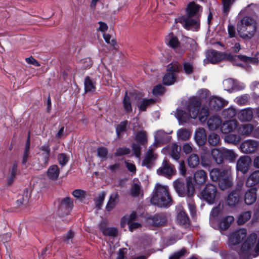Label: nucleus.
Listing matches in <instances>:
<instances>
[{"mask_svg": "<svg viewBox=\"0 0 259 259\" xmlns=\"http://www.w3.org/2000/svg\"><path fill=\"white\" fill-rule=\"evenodd\" d=\"M151 201L153 204L160 207L170 206L172 203V200L168 187L157 183L153 189Z\"/></svg>", "mask_w": 259, "mask_h": 259, "instance_id": "nucleus-1", "label": "nucleus"}, {"mask_svg": "<svg viewBox=\"0 0 259 259\" xmlns=\"http://www.w3.org/2000/svg\"><path fill=\"white\" fill-rule=\"evenodd\" d=\"M201 10L202 9L199 5L192 2L187 6L186 15L176 18L175 22L180 23L187 29H189L191 26H198V21L193 17Z\"/></svg>", "mask_w": 259, "mask_h": 259, "instance_id": "nucleus-2", "label": "nucleus"}, {"mask_svg": "<svg viewBox=\"0 0 259 259\" xmlns=\"http://www.w3.org/2000/svg\"><path fill=\"white\" fill-rule=\"evenodd\" d=\"M236 58L245 62L250 61L252 58L243 55L233 56L230 54L222 53L213 50H208L206 53V58L204 60V63L206 64L211 63L215 64L222 60H233Z\"/></svg>", "mask_w": 259, "mask_h": 259, "instance_id": "nucleus-3", "label": "nucleus"}, {"mask_svg": "<svg viewBox=\"0 0 259 259\" xmlns=\"http://www.w3.org/2000/svg\"><path fill=\"white\" fill-rule=\"evenodd\" d=\"M256 29L255 21L250 17H244L237 24L238 33L241 37L244 39L252 38Z\"/></svg>", "mask_w": 259, "mask_h": 259, "instance_id": "nucleus-4", "label": "nucleus"}, {"mask_svg": "<svg viewBox=\"0 0 259 259\" xmlns=\"http://www.w3.org/2000/svg\"><path fill=\"white\" fill-rule=\"evenodd\" d=\"M201 103L199 99L193 98L189 101L187 109L189 113L182 110H178L177 116L181 120L186 122L190 117L195 119L198 115Z\"/></svg>", "mask_w": 259, "mask_h": 259, "instance_id": "nucleus-5", "label": "nucleus"}, {"mask_svg": "<svg viewBox=\"0 0 259 259\" xmlns=\"http://www.w3.org/2000/svg\"><path fill=\"white\" fill-rule=\"evenodd\" d=\"M257 239V235L252 233L248 236L238 253L240 259H250L251 254Z\"/></svg>", "mask_w": 259, "mask_h": 259, "instance_id": "nucleus-6", "label": "nucleus"}, {"mask_svg": "<svg viewBox=\"0 0 259 259\" xmlns=\"http://www.w3.org/2000/svg\"><path fill=\"white\" fill-rule=\"evenodd\" d=\"M174 188L180 197H192L195 193V188L191 178L187 179V191L184 190L185 183L178 179L173 183Z\"/></svg>", "mask_w": 259, "mask_h": 259, "instance_id": "nucleus-7", "label": "nucleus"}, {"mask_svg": "<svg viewBox=\"0 0 259 259\" xmlns=\"http://www.w3.org/2000/svg\"><path fill=\"white\" fill-rule=\"evenodd\" d=\"M41 153L39 154L37 161L33 165L36 170H40L46 167L49 162L50 156V148L48 145L41 146L40 148Z\"/></svg>", "mask_w": 259, "mask_h": 259, "instance_id": "nucleus-8", "label": "nucleus"}, {"mask_svg": "<svg viewBox=\"0 0 259 259\" xmlns=\"http://www.w3.org/2000/svg\"><path fill=\"white\" fill-rule=\"evenodd\" d=\"M217 194V187L210 184H208L201 192L202 198L209 204H213Z\"/></svg>", "mask_w": 259, "mask_h": 259, "instance_id": "nucleus-9", "label": "nucleus"}, {"mask_svg": "<svg viewBox=\"0 0 259 259\" xmlns=\"http://www.w3.org/2000/svg\"><path fill=\"white\" fill-rule=\"evenodd\" d=\"M175 166L167 160L164 159L161 166L157 170V173L159 175L170 177L176 173Z\"/></svg>", "mask_w": 259, "mask_h": 259, "instance_id": "nucleus-10", "label": "nucleus"}, {"mask_svg": "<svg viewBox=\"0 0 259 259\" xmlns=\"http://www.w3.org/2000/svg\"><path fill=\"white\" fill-rule=\"evenodd\" d=\"M233 185L232 178L230 169H225L223 172V178L219 181V187L222 190L228 189Z\"/></svg>", "mask_w": 259, "mask_h": 259, "instance_id": "nucleus-11", "label": "nucleus"}, {"mask_svg": "<svg viewBox=\"0 0 259 259\" xmlns=\"http://www.w3.org/2000/svg\"><path fill=\"white\" fill-rule=\"evenodd\" d=\"M251 159L248 156H242L239 158L236 163V169L242 174H245L248 171Z\"/></svg>", "mask_w": 259, "mask_h": 259, "instance_id": "nucleus-12", "label": "nucleus"}, {"mask_svg": "<svg viewBox=\"0 0 259 259\" xmlns=\"http://www.w3.org/2000/svg\"><path fill=\"white\" fill-rule=\"evenodd\" d=\"M165 154L169 155L174 159L178 160L180 158L181 148L176 143L169 144L162 149Z\"/></svg>", "mask_w": 259, "mask_h": 259, "instance_id": "nucleus-13", "label": "nucleus"}, {"mask_svg": "<svg viewBox=\"0 0 259 259\" xmlns=\"http://www.w3.org/2000/svg\"><path fill=\"white\" fill-rule=\"evenodd\" d=\"M246 234L247 232L245 229L236 230L231 234L229 241L233 245L238 244L246 237Z\"/></svg>", "mask_w": 259, "mask_h": 259, "instance_id": "nucleus-14", "label": "nucleus"}, {"mask_svg": "<svg viewBox=\"0 0 259 259\" xmlns=\"http://www.w3.org/2000/svg\"><path fill=\"white\" fill-rule=\"evenodd\" d=\"M227 104L228 102L223 99L213 96L210 98L209 106L211 109L218 111L221 110L224 106L227 105Z\"/></svg>", "mask_w": 259, "mask_h": 259, "instance_id": "nucleus-15", "label": "nucleus"}, {"mask_svg": "<svg viewBox=\"0 0 259 259\" xmlns=\"http://www.w3.org/2000/svg\"><path fill=\"white\" fill-rule=\"evenodd\" d=\"M257 146L256 142L253 140H246L243 142L240 146L241 151L245 153H250L254 152Z\"/></svg>", "mask_w": 259, "mask_h": 259, "instance_id": "nucleus-16", "label": "nucleus"}, {"mask_svg": "<svg viewBox=\"0 0 259 259\" xmlns=\"http://www.w3.org/2000/svg\"><path fill=\"white\" fill-rule=\"evenodd\" d=\"M150 224L155 226H164L166 224L167 220L165 214H156L148 220Z\"/></svg>", "mask_w": 259, "mask_h": 259, "instance_id": "nucleus-17", "label": "nucleus"}, {"mask_svg": "<svg viewBox=\"0 0 259 259\" xmlns=\"http://www.w3.org/2000/svg\"><path fill=\"white\" fill-rule=\"evenodd\" d=\"M238 123L236 120L225 121L221 126V131L224 134H228L237 128Z\"/></svg>", "mask_w": 259, "mask_h": 259, "instance_id": "nucleus-18", "label": "nucleus"}, {"mask_svg": "<svg viewBox=\"0 0 259 259\" xmlns=\"http://www.w3.org/2000/svg\"><path fill=\"white\" fill-rule=\"evenodd\" d=\"M157 156L154 153L153 149H150L147 152L142 165L148 168H151L153 164L154 161L156 159Z\"/></svg>", "mask_w": 259, "mask_h": 259, "instance_id": "nucleus-19", "label": "nucleus"}, {"mask_svg": "<svg viewBox=\"0 0 259 259\" xmlns=\"http://www.w3.org/2000/svg\"><path fill=\"white\" fill-rule=\"evenodd\" d=\"M257 189L252 187L249 189L245 193L244 196L245 203L247 205L253 204L256 199Z\"/></svg>", "mask_w": 259, "mask_h": 259, "instance_id": "nucleus-20", "label": "nucleus"}, {"mask_svg": "<svg viewBox=\"0 0 259 259\" xmlns=\"http://www.w3.org/2000/svg\"><path fill=\"white\" fill-rule=\"evenodd\" d=\"M195 140L199 145H202L207 140V135L205 131L203 128H198L195 132Z\"/></svg>", "mask_w": 259, "mask_h": 259, "instance_id": "nucleus-21", "label": "nucleus"}, {"mask_svg": "<svg viewBox=\"0 0 259 259\" xmlns=\"http://www.w3.org/2000/svg\"><path fill=\"white\" fill-rule=\"evenodd\" d=\"M211 155L213 160L217 164L223 162V147L220 148H214L211 150Z\"/></svg>", "mask_w": 259, "mask_h": 259, "instance_id": "nucleus-22", "label": "nucleus"}, {"mask_svg": "<svg viewBox=\"0 0 259 259\" xmlns=\"http://www.w3.org/2000/svg\"><path fill=\"white\" fill-rule=\"evenodd\" d=\"M245 184L247 187H252L259 184V170L252 172L247 178Z\"/></svg>", "mask_w": 259, "mask_h": 259, "instance_id": "nucleus-23", "label": "nucleus"}, {"mask_svg": "<svg viewBox=\"0 0 259 259\" xmlns=\"http://www.w3.org/2000/svg\"><path fill=\"white\" fill-rule=\"evenodd\" d=\"M73 207V200L69 197H65L61 201L59 209L61 211L65 210V213L68 214Z\"/></svg>", "mask_w": 259, "mask_h": 259, "instance_id": "nucleus-24", "label": "nucleus"}, {"mask_svg": "<svg viewBox=\"0 0 259 259\" xmlns=\"http://www.w3.org/2000/svg\"><path fill=\"white\" fill-rule=\"evenodd\" d=\"M99 228L103 234L105 236L116 237L117 235V230L114 228L106 227V224L104 222L100 223Z\"/></svg>", "mask_w": 259, "mask_h": 259, "instance_id": "nucleus-25", "label": "nucleus"}, {"mask_svg": "<svg viewBox=\"0 0 259 259\" xmlns=\"http://www.w3.org/2000/svg\"><path fill=\"white\" fill-rule=\"evenodd\" d=\"M60 174V169L56 165L50 166L47 172V177L51 180L55 181L57 180Z\"/></svg>", "mask_w": 259, "mask_h": 259, "instance_id": "nucleus-26", "label": "nucleus"}, {"mask_svg": "<svg viewBox=\"0 0 259 259\" xmlns=\"http://www.w3.org/2000/svg\"><path fill=\"white\" fill-rule=\"evenodd\" d=\"M222 120L219 116H211L207 120V125L208 128L211 130L217 129L221 126Z\"/></svg>", "mask_w": 259, "mask_h": 259, "instance_id": "nucleus-27", "label": "nucleus"}, {"mask_svg": "<svg viewBox=\"0 0 259 259\" xmlns=\"http://www.w3.org/2000/svg\"><path fill=\"white\" fill-rule=\"evenodd\" d=\"M253 116V113L250 109H245L241 110L238 114V119L242 121H247L250 120Z\"/></svg>", "mask_w": 259, "mask_h": 259, "instance_id": "nucleus-28", "label": "nucleus"}, {"mask_svg": "<svg viewBox=\"0 0 259 259\" xmlns=\"http://www.w3.org/2000/svg\"><path fill=\"white\" fill-rule=\"evenodd\" d=\"M194 178L196 183L202 185L204 184L207 180V174L203 170H197L194 174Z\"/></svg>", "mask_w": 259, "mask_h": 259, "instance_id": "nucleus-29", "label": "nucleus"}, {"mask_svg": "<svg viewBox=\"0 0 259 259\" xmlns=\"http://www.w3.org/2000/svg\"><path fill=\"white\" fill-rule=\"evenodd\" d=\"M118 195L117 193L114 192L110 195V199L106 205V208L108 211L113 209L118 203Z\"/></svg>", "mask_w": 259, "mask_h": 259, "instance_id": "nucleus-30", "label": "nucleus"}, {"mask_svg": "<svg viewBox=\"0 0 259 259\" xmlns=\"http://www.w3.org/2000/svg\"><path fill=\"white\" fill-rule=\"evenodd\" d=\"M253 127L251 124H243L239 126L237 131L241 135L248 136L253 131Z\"/></svg>", "mask_w": 259, "mask_h": 259, "instance_id": "nucleus-31", "label": "nucleus"}, {"mask_svg": "<svg viewBox=\"0 0 259 259\" xmlns=\"http://www.w3.org/2000/svg\"><path fill=\"white\" fill-rule=\"evenodd\" d=\"M165 40L167 44L172 48H177L180 45V42L178 38L172 33H169L166 36Z\"/></svg>", "mask_w": 259, "mask_h": 259, "instance_id": "nucleus-32", "label": "nucleus"}, {"mask_svg": "<svg viewBox=\"0 0 259 259\" xmlns=\"http://www.w3.org/2000/svg\"><path fill=\"white\" fill-rule=\"evenodd\" d=\"M177 222L181 225H187L189 224V218L183 210H180L178 212Z\"/></svg>", "mask_w": 259, "mask_h": 259, "instance_id": "nucleus-33", "label": "nucleus"}, {"mask_svg": "<svg viewBox=\"0 0 259 259\" xmlns=\"http://www.w3.org/2000/svg\"><path fill=\"white\" fill-rule=\"evenodd\" d=\"M17 169L18 163L16 161H14L12 163V167L10 170V176L8 179V183L9 185L13 183L18 172Z\"/></svg>", "mask_w": 259, "mask_h": 259, "instance_id": "nucleus-34", "label": "nucleus"}, {"mask_svg": "<svg viewBox=\"0 0 259 259\" xmlns=\"http://www.w3.org/2000/svg\"><path fill=\"white\" fill-rule=\"evenodd\" d=\"M240 196L237 192H232L228 196L227 203L230 206L236 205L239 200Z\"/></svg>", "mask_w": 259, "mask_h": 259, "instance_id": "nucleus-35", "label": "nucleus"}, {"mask_svg": "<svg viewBox=\"0 0 259 259\" xmlns=\"http://www.w3.org/2000/svg\"><path fill=\"white\" fill-rule=\"evenodd\" d=\"M187 162L190 167H196L200 163V159L198 155L196 154H191L187 159Z\"/></svg>", "mask_w": 259, "mask_h": 259, "instance_id": "nucleus-36", "label": "nucleus"}, {"mask_svg": "<svg viewBox=\"0 0 259 259\" xmlns=\"http://www.w3.org/2000/svg\"><path fill=\"white\" fill-rule=\"evenodd\" d=\"M234 220L232 216H227L224 218L220 222V228L223 230H227L233 222Z\"/></svg>", "mask_w": 259, "mask_h": 259, "instance_id": "nucleus-37", "label": "nucleus"}, {"mask_svg": "<svg viewBox=\"0 0 259 259\" xmlns=\"http://www.w3.org/2000/svg\"><path fill=\"white\" fill-rule=\"evenodd\" d=\"M225 169L220 170L218 168H213L210 171V178L212 181L216 182L220 181L223 178V172Z\"/></svg>", "mask_w": 259, "mask_h": 259, "instance_id": "nucleus-38", "label": "nucleus"}, {"mask_svg": "<svg viewBox=\"0 0 259 259\" xmlns=\"http://www.w3.org/2000/svg\"><path fill=\"white\" fill-rule=\"evenodd\" d=\"M137 217V214L135 212H133L129 215H125L123 217L121 221V226L122 228H124L125 225L130 224L133 221H135Z\"/></svg>", "mask_w": 259, "mask_h": 259, "instance_id": "nucleus-39", "label": "nucleus"}, {"mask_svg": "<svg viewBox=\"0 0 259 259\" xmlns=\"http://www.w3.org/2000/svg\"><path fill=\"white\" fill-rule=\"evenodd\" d=\"M84 91L85 92H93L95 90V83L89 76L85 77L84 81Z\"/></svg>", "mask_w": 259, "mask_h": 259, "instance_id": "nucleus-40", "label": "nucleus"}, {"mask_svg": "<svg viewBox=\"0 0 259 259\" xmlns=\"http://www.w3.org/2000/svg\"><path fill=\"white\" fill-rule=\"evenodd\" d=\"M223 159L229 160L230 161H234L237 157V155L232 150L227 149L223 147Z\"/></svg>", "mask_w": 259, "mask_h": 259, "instance_id": "nucleus-41", "label": "nucleus"}, {"mask_svg": "<svg viewBox=\"0 0 259 259\" xmlns=\"http://www.w3.org/2000/svg\"><path fill=\"white\" fill-rule=\"evenodd\" d=\"M176 77L175 73L167 72L163 78V83L165 85L172 84L176 81Z\"/></svg>", "mask_w": 259, "mask_h": 259, "instance_id": "nucleus-42", "label": "nucleus"}, {"mask_svg": "<svg viewBox=\"0 0 259 259\" xmlns=\"http://www.w3.org/2000/svg\"><path fill=\"white\" fill-rule=\"evenodd\" d=\"M208 142L211 146H218L220 143V136L214 133H211L208 137Z\"/></svg>", "mask_w": 259, "mask_h": 259, "instance_id": "nucleus-43", "label": "nucleus"}, {"mask_svg": "<svg viewBox=\"0 0 259 259\" xmlns=\"http://www.w3.org/2000/svg\"><path fill=\"white\" fill-rule=\"evenodd\" d=\"M223 84L224 90L226 91L231 92L236 89L235 81L231 78H228L224 80Z\"/></svg>", "mask_w": 259, "mask_h": 259, "instance_id": "nucleus-44", "label": "nucleus"}, {"mask_svg": "<svg viewBox=\"0 0 259 259\" xmlns=\"http://www.w3.org/2000/svg\"><path fill=\"white\" fill-rule=\"evenodd\" d=\"M201 163L204 167L210 166L212 161L209 156V153H203L201 154Z\"/></svg>", "mask_w": 259, "mask_h": 259, "instance_id": "nucleus-45", "label": "nucleus"}, {"mask_svg": "<svg viewBox=\"0 0 259 259\" xmlns=\"http://www.w3.org/2000/svg\"><path fill=\"white\" fill-rule=\"evenodd\" d=\"M225 142L229 143L236 144L241 141V137L235 134H229L224 138Z\"/></svg>", "mask_w": 259, "mask_h": 259, "instance_id": "nucleus-46", "label": "nucleus"}, {"mask_svg": "<svg viewBox=\"0 0 259 259\" xmlns=\"http://www.w3.org/2000/svg\"><path fill=\"white\" fill-rule=\"evenodd\" d=\"M251 217L250 211H245L240 214L238 217L237 222L240 225L244 224L248 221Z\"/></svg>", "mask_w": 259, "mask_h": 259, "instance_id": "nucleus-47", "label": "nucleus"}, {"mask_svg": "<svg viewBox=\"0 0 259 259\" xmlns=\"http://www.w3.org/2000/svg\"><path fill=\"white\" fill-rule=\"evenodd\" d=\"M72 195L78 199L82 201L87 197V193L81 189H76L72 192Z\"/></svg>", "mask_w": 259, "mask_h": 259, "instance_id": "nucleus-48", "label": "nucleus"}, {"mask_svg": "<svg viewBox=\"0 0 259 259\" xmlns=\"http://www.w3.org/2000/svg\"><path fill=\"white\" fill-rule=\"evenodd\" d=\"M177 136L179 139L186 141L189 138L190 134L187 130L181 128L178 131Z\"/></svg>", "mask_w": 259, "mask_h": 259, "instance_id": "nucleus-49", "label": "nucleus"}, {"mask_svg": "<svg viewBox=\"0 0 259 259\" xmlns=\"http://www.w3.org/2000/svg\"><path fill=\"white\" fill-rule=\"evenodd\" d=\"M123 104L124 109L127 113L132 112V108L130 102V97L127 95V92H126L125 95L123 100Z\"/></svg>", "mask_w": 259, "mask_h": 259, "instance_id": "nucleus-50", "label": "nucleus"}, {"mask_svg": "<svg viewBox=\"0 0 259 259\" xmlns=\"http://www.w3.org/2000/svg\"><path fill=\"white\" fill-rule=\"evenodd\" d=\"M166 70L169 73L178 72L180 70V65L177 62H173L167 65Z\"/></svg>", "mask_w": 259, "mask_h": 259, "instance_id": "nucleus-51", "label": "nucleus"}, {"mask_svg": "<svg viewBox=\"0 0 259 259\" xmlns=\"http://www.w3.org/2000/svg\"><path fill=\"white\" fill-rule=\"evenodd\" d=\"M136 140L142 145H145L147 143L146 133L143 131L137 133L136 135Z\"/></svg>", "mask_w": 259, "mask_h": 259, "instance_id": "nucleus-52", "label": "nucleus"}, {"mask_svg": "<svg viewBox=\"0 0 259 259\" xmlns=\"http://www.w3.org/2000/svg\"><path fill=\"white\" fill-rule=\"evenodd\" d=\"M236 114V111L233 108H227L223 111L222 115L225 118H231Z\"/></svg>", "mask_w": 259, "mask_h": 259, "instance_id": "nucleus-53", "label": "nucleus"}, {"mask_svg": "<svg viewBox=\"0 0 259 259\" xmlns=\"http://www.w3.org/2000/svg\"><path fill=\"white\" fill-rule=\"evenodd\" d=\"M105 196L106 192L103 191L100 194H99L98 197H97L95 200V204L96 207L98 209H100L101 206H102L103 202L105 199Z\"/></svg>", "mask_w": 259, "mask_h": 259, "instance_id": "nucleus-54", "label": "nucleus"}, {"mask_svg": "<svg viewBox=\"0 0 259 259\" xmlns=\"http://www.w3.org/2000/svg\"><path fill=\"white\" fill-rule=\"evenodd\" d=\"M140 184L138 183H134L131 187V195L134 197L138 196L140 194Z\"/></svg>", "mask_w": 259, "mask_h": 259, "instance_id": "nucleus-55", "label": "nucleus"}, {"mask_svg": "<svg viewBox=\"0 0 259 259\" xmlns=\"http://www.w3.org/2000/svg\"><path fill=\"white\" fill-rule=\"evenodd\" d=\"M184 70L187 74H191L194 71V66L192 62H185L183 63Z\"/></svg>", "mask_w": 259, "mask_h": 259, "instance_id": "nucleus-56", "label": "nucleus"}, {"mask_svg": "<svg viewBox=\"0 0 259 259\" xmlns=\"http://www.w3.org/2000/svg\"><path fill=\"white\" fill-rule=\"evenodd\" d=\"M127 124V121L125 120L122 122H121L120 124H119L116 128V132L118 137H119L120 135L125 132L126 129V125Z\"/></svg>", "mask_w": 259, "mask_h": 259, "instance_id": "nucleus-57", "label": "nucleus"}, {"mask_svg": "<svg viewBox=\"0 0 259 259\" xmlns=\"http://www.w3.org/2000/svg\"><path fill=\"white\" fill-rule=\"evenodd\" d=\"M108 152L107 149L104 147H99L97 150L98 156L103 160L106 159Z\"/></svg>", "mask_w": 259, "mask_h": 259, "instance_id": "nucleus-58", "label": "nucleus"}, {"mask_svg": "<svg viewBox=\"0 0 259 259\" xmlns=\"http://www.w3.org/2000/svg\"><path fill=\"white\" fill-rule=\"evenodd\" d=\"M208 110L206 108H202L200 111H199V118L201 122L205 121L208 115Z\"/></svg>", "mask_w": 259, "mask_h": 259, "instance_id": "nucleus-59", "label": "nucleus"}, {"mask_svg": "<svg viewBox=\"0 0 259 259\" xmlns=\"http://www.w3.org/2000/svg\"><path fill=\"white\" fill-rule=\"evenodd\" d=\"M153 102V99H144L141 102L139 108L140 110L145 111L147 107Z\"/></svg>", "mask_w": 259, "mask_h": 259, "instance_id": "nucleus-60", "label": "nucleus"}, {"mask_svg": "<svg viewBox=\"0 0 259 259\" xmlns=\"http://www.w3.org/2000/svg\"><path fill=\"white\" fill-rule=\"evenodd\" d=\"M73 237L74 233L71 230H69L63 237V241L66 244H70L72 242Z\"/></svg>", "mask_w": 259, "mask_h": 259, "instance_id": "nucleus-61", "label": "nucleus"}, {"mask_svg": "<svg viewBox=\"0 0 259 259\" xmlns=\"http://www.w3.org/2000/svg\"><path fill=\"white\" fill-rule=\"evenodd\" d=\"M235 0H222L223 5V11L224 13H228L230 9L231 5Z\"/></svg>", "mask_w": 259, "mask_h": 259, "instance_id": "nucleus-62", "label": "nucleus"}, {"mask_svg": "<svg viewBox=\"0 0 259 259\" xmlns=\"http://www.w3.org/2000/svg\"><path fill=\"white\" fill-rule=\"evenodd\" d=\"M131 150L130 148L126 147L119 148L116 150L115 153L116 156H122L130 153Z\"/></svg>", "mask_w": 259, "mask_h": 259, "instance_id": "nucleus-63", "label": "nucleus"}, {"mask_svg": "<svg viewBox=\"0 0 259 259\" xmlns=\"http://www.w3.org/2000/svg\"><path fill=\"white\" fill-rule=\"evenodd\" d=\"M68 157L64 153L59 154L58 156V160L62 166L65 165L68 161Z\"/></svg>", "mask_w": 259, "mask_h": 259, "instance_id": "nucleus-64", "label": "nucleus"}]
</instances>
